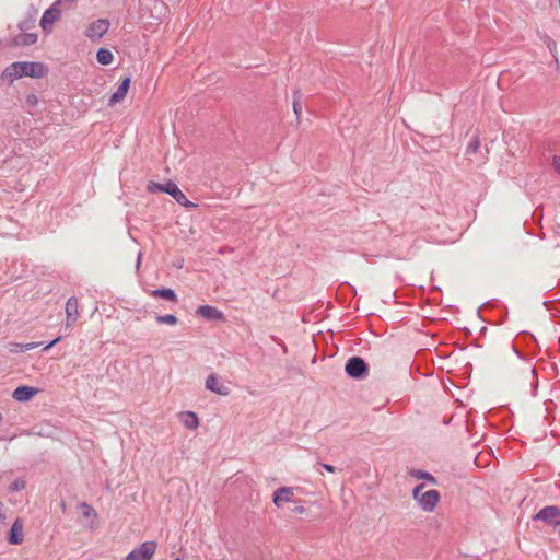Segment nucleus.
Returning a JSON list of instances; mask_svg holds the SVG:
<instances>
[{
	"mask_svg": "<svg viewBox=\"0 0 560 560\" xmlns=\"http://www.w3.org/2000/svg\"><path fill=\"white\" fill-rule=\"evenodd\" d=\"M305 511H306V509L303 505H299L293 509V512L298 513V514H303V513H305Z\"/></svg>",
	"mask_w": 560,
	"mask_h": 560,
	"instance_id": "33",
	"label": "nucleus"
},
{
	"mask_svg": "<svg viewBox=\"0 0 560 560\" xmlns=\"http://www.w3.org/2000/svg\"><path fill=\"white\" fill-rule=\"evenodd\" d=\"M512 349L517 354L515 362H516L518 370H521L524 373H530L532 375H535V373H536L535 368H532L528 363H526L522 360V358L518 354V351L516 350V348L514 346H512Z\"/></svg>",
	"mask_w": 560,
	"mask_h": 560,
	"instance_id": "20",
	"label": "nucleus"
},
{
	"mask_svg": "<svg viewBox=\"0 0 560 560\" xmlns=\"http://www.w3.org/2000/svg\"><path fill=\"white\" fill-rule=\"evenodd\" d=\"M408 475L413 478H417V479L427 480L428 482H430L432 485L438 483V480L433 475H431L430 472L422 470V469H411V470H409Z\"/></svg>",
	"mask_w": 560,
	"mask_h": 560,
	"instance_id": "18",
	"label": "nucleus"
},
{
	"mask_svg": "<svg viewBox=\"0 0 560 560\" xmlns=\"http://www.w3.org/2000/svg\"><path fill=\"white\" fill-rule=\"evenodd\" d=\"M25 487H26V481L23 478H16L10 483L9 491L18 492V491L24 490Z\"/></svg>",
	"mask_w": 560,
	"mask_h": 560,
	"instance_id": "24",
	"label": "nucleus"
},
{
	"mask_svg": "<svg viewBox=\"0 0 560 560\" xmlns=\"http://www.w3.org/2000/svg\"><path fill=\"white\" fill-rule=\"evenodd\" d=\"M479 147H480V140H479V137L476 136L469 142V144L466 149V153L467 154L475 153L478 151Z\"/></svg>",
	"mask_w": 560,
	"mask_h": 560,
	"instance_id": "27",
	"label": "nucleus"
},
{
	"mask_svg": "<svg viewBox=\"0 0 560 560\" xmlns=\"http://www.w3.org/2000/svg\"><path fill=\"white\" fill-rule=\"evenodd\" d=\"M150 294L153 298L165 299V300L171 301L173 303H177L178 302V298H177L175 291L173 289H170V288L154 289V290L151 291Z\"/></svg>",
	"mask_w": 560,
	"mask_h": 560,
	"instance_id": "17",
	"label": "nucleus"
},
{
	"mask_svg": "<svg viewBox=\"0 0 560 560\" xmlns=\"http://www.w3.org/2000/svg\"><path fill=\"white\" fill-rule=\"evenodd\" d=\"M75 1L77 0H57L54 4H56L59 8V7L63 5L65 3L72 4Z\"/></svg>",
	"mask_w": 560,
	"mask_h": 560,
	"instance_id": "31",
	"label": "nucleus"
},
{
	"mask_svg": "<svg viewBox=\"0 0 560 560\" xmlns=\"http://www.w3.org/2000/svg\"><path fill=\"white\" fill-rule=\"evenodd\" d=\"M560 2V0H558V3Z\"/></svg>",
	"mask_w": 560,
	"mask_h": 560,
	"instance_id": "37",
	"label": "nucleus"
},
{
	"mask_svg": "<svg viewBox=\"0 0 560 560\" xmlns=\"http://www.w3.org/2000/svg\"><path fill=\"white\" fill-rule=\"evenodd\" d=\"M60 340H61V336H58V337H57V338H55L51 342H49V343L44 348V350L46 351V350L50 349L54 345H56V343H57L58 341H60Z\"/></svg>",
	"mask_w": 560,
	"mask_h": 560,
	"instance_id": "32",
	"label": "nucleus"
},
{
	"mask_svg": "<svg viewBox=\"0 0 560 560\" xmlns=\"http://www.w3.org/2000/svg\"><path fill=\"white\" fill-rule=\"evenodd\" d=\"M318 465L322 466L325 470H327L329 472H335L336 471V467L332 466V465L322 464V463H318Z\"/></svg>",
	"mask_w": 560,
	"mask_h": 560,
	"instance_id": "30",
	"label": "nucleus"
},
{
	"mask_svg": "<svg viewBox=\"0 0 560 560\" xmlns=\"http://www.w3.org/2000/svg\"><path fill=\"white\" fill-rule=\"evenodd\" d=\"M441 500V494L438 490H428L418 497L415 501L424 512H432Z\"/></svg>",
	"mask_w": 560,
	"mask_h": 560,
	"instance_id": "6",
	"label": "nucleus"
},
{
	"mask_svg": "<svg viewBox=\"0 0 560 560\" xmlns=\"http://www.w3.org/2000/svg\"><path fill=\"white\" fill-rule=\"evenodd\" d=\"M23 523L20 518L15 520L8 533V542L11 545H20L23 541Z\"/></svg>",
	"mask_w": 560,
	"mask_h": 560,
	"instance_id": "13",
	"label": "nucleus"
},
{
	"mask_svg": "<svg viewBox=\"0 0 560 560\" xmlns=\"http://www.w3.org/2000/svg\"><path fill=\"white\" fill-rule=\"evenodd\" d=\"M155 320L159 324H167V325H176L178 323V318L173 314L156 315Z\"/></svg>",
	"mask_w": 560,
	"mask_h": 560,
	"instance_id": "22",
	"label": "nucleus"
},
{
	"mask_svg": "<svg viewBox=\"0 0 560 560\" xmlns=\"http://www.w3.org/2000/svg\"><path fill=\"white\" fill-rule=\"evenodd\" d=\"M39 343L37 342H32V343H26V345H22V343H11V349L10 351L11 352H24V351H27V350H31V349H34L35 347H37Z\"/></svg>",
	"mask_w": 560,
	"mask_h": 560,
	"instance_id": "23",
	"label": "nucleus"
},
{
	"mask_svg": "<svg viewBox=\"0 0 560 560\" xmlns=\"http://www.w3.org/2000/svg\"><path fill=\"white\" fill-rule=\"evenodd\" d=\"M347 375L354 380H363L369 374V365L361 357H351L345 365Z\"/></svg>",
	"mask_w": 560,
	"mask_h": 560,
	"instance_id": "3",
	"label": "nucleus"
},
{
	"mask_svg": "<svg viewBox=\"0 0 560 560\" xmlns=\"http://www.w3.org/2000/svg\"><path fill=\"white\" fill-rule=\"evenodd\" d=\"M109 21L107 19H98L93 21L85 30V36L91 40L101 39L109 28Z\"/></svg>",
	"mask_w": 560,
	"mask_h": 560,
	"instance_id": "7",
	"label": "nucleus"
},
{
	"mask_svg": "<svg viewBox=\"0 0 560 560\" xmlns=\"http://www.w3.org/2000/svg\"><path fill=\"white\" fill-rule=\"evenodd\" d=\"M129 86H130V78L129 77H126L119 84V86L117 88V90L113 93V95L110 96L109 98V102H108V105L113 106L119 102H121L127 93H128V90H129Z\"/></svg>",
	"mask_w": 560,
	"mask_h": 560,
	"instance_id": "15",
	"label": "nucleus"
},
{
	"mask_svg": "<svg viewBox=\"0 0 560 560\" xmlns=\"http://www.w3.org/2000/svg\"><path fill=\"white\" fill-rule=\"evenodd\" d=\"M552 166L555 167V170L560 173V156H553L552 159Z\"/></svg>",
	"mask_w": 560,
	"mask_h": 560,
	"instance_id": "29",
	"label": "nucleus"
},
{
	"mask_svg": "<svg viewBox=\"0 0 560 560\" xmlns=\"http://www.w3.org/2000/svg\"><path fill=\"white\" fill-rule=\"evenodd\" d=\"M79 302L75 296L68 299L66 303V325L70 327L79 317Z\"/></svg>",
	"mask_w": 560,
	"mask_h": 560,
	"instance_id": "11",
	"label": "nucleus"
},
{
	"mask_svg": "<svg viewBox=\"0 0 560 560\" xmlns=\"http://www.w3.org/2000/svg\"><path fill=\"white\" fill-rule=\"evenodd\" d=\"M205 386L208 390L221 396H228L231 392L230 388L224 385L220 377L214 373L208 375Z\"/></svg>",
	"mask_w": 560,
	"mask_h": 560,
	"instance_id": "8",
	"label": "nucleus"
},
{
	"mask_svg": "<svg viewBox=\"0 0 560 560\" xmlns=\"http://www.w3.org/2000/svg\"><path fill=\"white\" fill-rule=\"evenodd\" d=\"M174 560H182V559H180V558H176V559H174Z\"/></svg>",
	"mask_w": 560,
	"mask_h": 560,
	"instance_id": "36",
	"label": "nucleus"
},
{
	"mask_svg": "<svg viewBox=\"0 0 560 560\" xmlns=\"http://www.w3.org/2000/svg\"><path fill=\"white\" fill-rule=\"evenodd\" d=\"M156 549L158 542L155 540H148L131 550L124 560H151Z\"/></svg>",
	"mask_w": 560,
	"mask_h": 560,
	"instance_id": "4",
	"label": "nucleus"
},
{
	"mask_svg": "<svg viewBox=\"0 0 560 560\" xmlns=\"http://www.w3.org/2000/svg\"><path fill=\"white\" fill-rule=\"evenodd\" d=\"M48 74V68L38 61H15L5 67L1 73V80L8 84H12L15 80L30 77L33 79H42Z\"/></svg>",
	"mask_w": 560,
	"mask_h": 560,
	"instance_id": "1",
	"label": "nucleus"
},
{
	"mask_svg": "<svg viewBox=\"0 0 560 560\" xmlns=\"http://www.w3.org/2000/svg\"><path fill=\"white\" fill-rule=\"evenodd\" d=\"M37 392L38 389L35 387L22 385L13 390L12 397L16 401L24 402L28 401L32 397H34L37 394Z\"/></svg>",
	"mask_w": 560,
	"mask_h": 560,
	"instance_id": "14",
	"label": "nucleus"
},
{
	"mask_svg": "<svg viewBox=\"0 0 560 560\" xmlns=\"http://www.w3.org/2000/svg\"><path fill=\"white\" fill-rule=\"evenodd\" d=\"M38 39L36 33H20L12 38L11 44L15 47L34 45Z\"/></svg>",
	"mask_w": 560,
	"mask_h": 560,
	"instance_id": "16",
	"label": "nucleus"
},
{
	"mask_svg": "<svg viewBox=\"0 0 560 560\" xmlns=\"http://www.w3.org/2000/svg\"><path fill=\"white\" fill-rule=\"evenodd\" d=\"M61 15V10L52 4L49 9H47L40 19V26L44 31L51 28V25L55 21H57Z\"/></svg>",
	"mask_w": 560,
	"mask_h": 560,
	"instance_id": "10",
	"label": "nucleus"
},
{
	"mask_svg": "<svg viewBox=\"0 0 560 560\" xmlns=\"http://www.w3.org/2000/svg\"><path fill=\"white\" fill-rule=\"evenodd\" d=\"M113 54L107 48H100L96 52V60L103 66H107L113 61Z\"/></svg>",
	"mask_w": 560,
	"mask_h": 560,
	"instance_id": "19",
	"label": "nucleus"
},
{
	"mask_svg": "<svg viewBox=\"0 0 560 560\" xmlns=\"http://www.w3.org/2000/svg\"><path fill=\"white\" fill-rule=\"evenodd\" d=\"M423 489H424V485L423 483L417 485L413 488V490H412V498H413V500L418 499V497H420L421 494L424 493Z\"/></svg>",
	"mask_w": 560,
	"mask_h": 560,
	"instance_id": "28",
	"label": "nucleus"
},
{
	"mask_svg": "<svg viewBox=\"0 0 560 560\" xmlns=\"http://www.w3.org/2000/svg\"><path fill=\"white\" fill-rule=\"evenodd\" d=\"M301 93L299 90L294 92V101H293V110L298 119H300V116L302 114V105L300 103Z\"/></svg>",
	"mask_w": 560,
	"mask_h": 560,
	"instance_id": "25",
	"label": "nucleus"
},
{
	"mask_svg": "<svg viewBox=\"0 0 560 560\" xmlns=\"http://www.w3.org/2000/svg\"><path fill=\"white\" fill-rule=\"evenodd\" d=\"M534 521H540L549 526L560 525V508L557 505H548L539 510L534 516Z\"/></svg>",
	"mask_w": 560,
	"mask_h": 560,
	"instance_id": "5",
	"label": "nucleus"
},
{
	"mask_svg": "<svg viewBox=\"0 0 560 560\" xmlns=\"http://www.w3.org/2000/svg\"><path fill=\"white\" fill-rule=\"evenodd\" d=\"M2 502L0 501V518H4V514L2 513Z\"/></svg>",
	"mask_w": 560,
	"mask_h": 560,
	"instance_id": "34",
	"label": "nucleus"
},
{
	"mask_svg": "<svg viewBox=\"0 0 560 560\" xmlns=\"http://www.w3.org/2000/svg\"><path fill=\"white\" fill-rule=\"evenodd\" d=\"M79 506L82 510V514L84 517L96 516L94 509L89 503L82 502V503H80Z\"/></svg>",
	"mask_w": 560,
	"mask_h": 560,
	"instance_id": "26",
	"label": "nucleus"
},
{
	"mask_svg": "<svg viewBox=\"0 0 560 560\" xmlns=\"http://www.w3.org/2000/svg\"><path fill=\"white\" fill-rule=\"evenodd\" d=\"M147 189L150 192H156V191L166 192V194L171 195L180 206H183L187 209H194L197 207L196 203H194L187 199L186 195L172 180H167L164 184L150 182L148 184Z\"/></svg>",
	"mask_w": 560,
	"mask_h": 560,
	"instance_id": "2",
	"label": "nucleus"
},
{
	"mask_svg": "<svg viewBox=\"0 0 560 560\" xmlns=\"http://www.w3.org/2000/svg\"><path fill=\"white\" fill-rule=\"evenodd\" d=\"M19 27H20V30H21V31H24V30H25V27L23 26V24H19Z\"/></svg>",
	"mask_w": 560,
	"mask_h": 560,
	"instance_id": "35",
	"label": "nucleus"
},
{
	"mask_svg": "<svg viewBox=\"0 0 560 560\" xmlns=\"http://www.w3.org/2000/svg\"><path fill=\"white\" fill-rule=\"evenodd\" d=\"M186 418L184 420V424L188 429H196L199 425V419L195 412L188 411L186 412Z\"/></svg>",
	"mask_w": 560,
	"mask_h": 560,
	"instance_id": "21",
	"label": "nucleus"
},
{
	"mask_svg": "<svg viewBox=\"0 0 560 560\" xmlns=\"http://www.w3.org/2000/svg\"><path fill=\"white\" fill-rule=\"evenodd\" d=\"M293 495H294L293 488L280 487L273 492L272 502L277 508H280L283 503L291 502Z\"/></svg>",
	"mask_w": 560,
	"mask_h": 560,
	"instance_id": "12",
	"label": "nucleus"
},
{
	"mask_svg": "<svg viewBox=\"0 0 560 560\" xmlns=\"http://www.w3.org/2000/svg\"><path fill=\"white\" fill-rule=\"evenodd\" d=\"M196 314L208 319V320H217V322H224L225 317L223 312L218 310L214 306L211 305H200L196 310Z\"/></svg>",
	"mask_w": 560,
	"mask_h": 560,
	"instance_id": "9",
	"label": "nucleus"
}]
</instances>
